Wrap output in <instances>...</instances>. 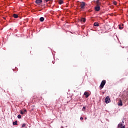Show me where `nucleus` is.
I'll return each mask as SVG.
<instances>
[{"mask_svg": "<svg viewBox=\"0 0 128 128\" xmlns=\"http://www.w3.org/2000/svg\"><path fill=\"white\" fill-rule=\"evenodd\" d=\"M20 112L21 114H24V112H23L22 110H20Z\"/></svg>", "mask_w": 128, "mask_h": 128, "instance_id": "nucleus-19", "label": "nucleus"}, {"mask_svg": "<svg viewBox=\"0 0 128 128\" xmlns=\"http://www.w3.org/2000/svg\"><path fill=\"white\" fill-rule=\"evenodd\" d=\"M40 22H44V17H41L40 18Z\"/></svg>", "mask_w": 128, "mask_h": 128, "instance_id": "nucleus-16", "label": "nucleus"}, {"mask_svg": "<svg viewBox=\"0 0 128 128\" xmlns=\"http://www.w3.org/2000/svg\"><path fill=\"white\" fill-rule=\"evenodd\" d=\"M58 100H59L60 102V98L58 99Z\"/></svg>", "mask_w": 128, "mask_h": 128, "instance_id": "nucleus-27", "label": "nucleus"}, {"mask_svg": "<svg viewBox=\"0 0 128 128\" xmlns=\"http://www.w3.org/2000/svg\"><path fill=\"white\" fill-rule=\"evenodd\" d=\"M18 118H22V116H20V114H18Z\"/></svg>", "mask_w": 128, "mask_h": 128, "instance_id": "nucleus-20", "label": "nucleus"}, {"mask_svg": "<svg viewBox=\"0 0 128 128\" xmlns=\"http://www.w3.org/2000/svg\"><path fill=\"white\" fill-rule=\"evenodd\" d=\"M124 100H128V92H126V96H124Z\"/></svg>", "mask_w": 128, "mask_h": 128, "instance_id": "nucleus-12", "label": "nucleus"}, {"mask_svg": "<svg viewBox=\"0 0 128 128\" xmlns=\"http://www.w3.org/2000/svg\"><path fill=\"white\" fill-rule=\"evenodd\" d=\"M84 6H86V2H80V8L81 10H84Z\"/></svg>", "mask_w": 128, "mask_h": 128, "instance_id": "nucleus-2", "label": "nucleus"}, {"mask_svg": "<svg viewBox=\"0 0 128 128\" xmlns=\"http://www.w3.org/2000/svg\"><path fill=\"white\" fill-rule=\"evenodd\" d=\"M86 118H87L86 117V118H85V120H86Z\"/></svg>", "mask_w": 128, "mask_h": 128, "instance_id": "nucleus-29", "label": "nucleus"}, {"mask_svg": "<svg viewBox=\"0 0 128 128\" xmlns=\"http://www.w3.org/2000/svg\"><path fill=\"white\" fill-rule=\"evenodd\" d=\"M113 4H114L115 6H116L117 2H116L114 1V2Z\"/></svg>", "mask_w": 128, "mask_h": 128, "instance_id": "nucleus-21", "label": "nucleus"}, {"mask_svg": "<svg viewBox=\"0 0 128 128\" xmlns=\"http://www.w3.org/2000/svg\"><path fill=\"white\" fill-rule=\"evenodd\" d=\"M106 80H102L100 86V90L104 88V84H106Z\"/></svg>", "mask_w": 128, "mask_h": 128, "instance_id": "nucleus-1", "label": "nucleus"}, {"mask_svg": "<svg viewBox=\"0 0 128 128\" xmlns=\"http://www.w3.org/2000/svg\"><path fill=\"white\" fill-rule=\"evenodd\" d=\"M46 0V2H49L50 0Z\"/></svg>", "mask_w": 128, "mask_h": 128, "instance_id": "nucleus-26", "label": "nucleus"}, {"mask_svg": "<svg viewBox=\"0 0 128 128\" xmlns=\"http://www.w3.org/2000/svg\"><path fill=\"white\" fill-rule=\"evenodd\" d=\"M23 112H24V114L26 112V110H24V111Z\"/></svg>", "mask_w": 128, "mask_h": 128, "instance_id": "nucleus-23", "label": "nucleus"}, {"mask_svg": "<svg viewBox=\"0 0 128 128\" xmlns=\"http://www.w3.org/2000/svg\"><path fill=\"white\" fill-rule=\"evenodd\" d=\"M33 98H34V100L37 99V100H42V98L41 97V96H33Z\"/></svg>", "mask_w": 128, "mask_h": 128, "instance_id": "nucleus-4", "label": "nucleus"}, {"mask_svg": "<svg viewBox=\"0 0 128 128\" xmlns=\"http://www.w3.org/2000/svg\"><path fill=\"white\" fill-rule=\"evenodd\" d=\"M24 126H26V124H22V128H24Z\"/></svg>", "mask_w": 128, "mask_h": 128, "instance_id": "nucleus-22", "label": "nucleus"}, {"mask_svg": "<svg viewBox=\"0 0 128 128\" xmlns=\"http://www.w3.org/2000/svg\"><path fill=\"white\" fill-rule=\"evenodd\" d=\"M35 2L36 4H40L42 2V0H36Z\"/></svg>", "mask_w": 128, "mask_h": 128, "instance_id": "nucleus-5", "label": "nucleus"}, {"mask_svg": "<svg viewBox=\"0 0 128 128\" xmlns=\"http://www.w3.org/2000/svg\"><path fill=\"white\" fill-rule=\"evenodd\" d=\"M12 124L14 126H18V120H16L15 122H13Z\"/></svg>", "mask_w": 128, "mask_h": 128, "instance_id": "nucleus-11", "label": "nucleus"}, {"mask_svg": "<svg viewBox=\"0 0 128 128\" xmlns=\"http://www.w3.org/2000/svg\"><path fill=\"white\" fill-rule=\"evenodd\" d=\"M122 26H124V24H122Z\"/></svg>", "mask_w": 128, "mask_h": 128, "instance_id": "nucleus-28", "label": "nucleus"}, {"mask_svg": "<svg viewBox=\"0 0 128 128\" xmlns=\"http://www.w3.org/2000/svg\"><path fill=\"white\" fill-rule=\"evenodd\" d=\"M80 20H81V22H86V18H82Z\"/></svg>", "mask_w": 128, "mask_h": 128, "instance_id": "nucleus-17", "label": "nucleus"}, {"mask_svg": "<svg viewBox=\"0 0 128 128\" xmlns=\"http://www.w3.org/2000/svg\"><path fill=\"white\" fill-rule=\"evenodd\" d=\"M80 120H84V118L82 117H80Z\"/></svg>", "mask_w": 128, "mask_h": 128, "instance_id": "nucleus-25", "label": "nucleus"}, {"mask_svg": "<svg viewBox=\"0 0 128 128\" xmlns=\"http://www.w3.org/2000/svg\"><path fill=\"white\" fill-rule=\"evenodd\" d=\"M84 96H86V98H88V96H90V94H88V92H85L84 93Z\"/></svg>", "mask_w": 128, "mask_h": 128, "instance_id": "nucleus-8", "label": "nucleus"}, {"mask_svg": "<svg viewBox=\"0 0 128 128\" xmlns=\"http://www.w3.org/2000/svg\"><path fill=\"white\" fill-rule=\"evenodd\" d=\"M94 26H98V22H95L94 24Z\"/></svg>", "mask_w": 128, "mask_h": 128, "instance_id": "nucleus-15", "label": "nucleus"}, {"mask_svg": "<svg viewBox=\"0 0 128 128\" xmlns=\"http://www.w3.org/2000/svg\"><path fill=\"white\" fill-rule=\"evenodd\" d=\"M118 128H124V126L122 124H118Z\"/></svg>", "mask_w": 128, "mask_h": 128, "instance_id": "nucleus-7", "label": "nucleus"}, {"mask_svg": "<svg viewBox=\"0 0 128 128\" xmlns=\"http://www.w3.org/2000/svg\"><path fill=\"white\" fill-rule=\"evenodd\" d=\"M94 10H96V12H100V6H96L94 8Z\"/></svg>", "mask_w": 128, "mask_h": 128, "instance_id": "nucleus-6", "label": "nucleus"}, {"mask_svg": "<svg viewBox=\"0 0 128 128\" xmlns=\"http://www.w3.org/2000/svg\"><path fill=\"white\" fill-rule=\"evenodd\" d=\"M58 4H64V0H59Z\"/></svg>", "mask_w": 128, "mask_h": 128, "instance_id": "nucleus-14", "label": "nucleus"}, {"mask_svg": "<svg viewBox=\"0 0 128 128\" xmlns=\"http://www.w3.org/2000/svg\"><path fill=\"white\" fill-rule=\"evenodd\" d=\"M86 110V106H84L82 108V110Z\"/></svg>", "mask_w": 128, "mask_h": 128, "instance_id": "nucleus-24", "label": "nucleus"}, {"mask_svg": "<svg viewBox=\"0 0 128 128\" xmlns=\"http://www.w3.org/2000/svg\"><path fill=\"white\" fill-rule=\"evenodd\" d=\"M105 102L106 104H109V102H110V96H107L105 98Z\"/></svg>", "mask_w": 128, "mask_h": 128, "instance_id": "nucleus-3", "label": "nucleus"}, {"mask_svg": "<svg viewBox=\"0 0 128 128\" xmlns=\"http://www.w3.org/2000/svg\"><path fill=\"white\" fill-rule=\"evenodd\" d=\"M118 26L120 30H122L124 28V27L122 26L121 25H119Z\"/></svg>", "mask_w": 128, "mask_h": 128, "instance_id": "nucleus-18", "label": "nucleus"}, {"mask_svg": "<svg viewBox=\"0 0 128 128\" xmlns=\"http://www.w3.org/2000/svg\"><path fill=\"white\" fill-rule=\"evenodd\" d=\"M118 106H122V102L120 100H119Z\"/></svg>", "mask_w": 128, "mask_h": 128, "instance_id": "nucleus-13", "label": "nucleus"}, {"mask_svg": "<svg viewBox=\"0 0 128 128\" xmlns=\"http://www.w3.org/2000/svg\"><path fill=\"white\" fill-rule=\"evenodd\" d=\"M13 16L14 18H18V16L16 14H13Z\"/></svg>", "mask_w": 128, "mask_h": 128, "instance_id": "nucleus-10", "label": "nucleus"}, {"mask_svg": "<svg viewBox=\"0 0 128 128\" xmlns=\"http://www.w3.org/2000/svg\"><path fill=\"white\" fill-rule=\"evenodd\" d=\"M96 4L98 6H100V0H97L96 2Z\"/></svg>", "mask_w": 128, "mask_h": 128, "instance_id": "nucleus-9", "label": "nucleus"}]
</instances>
